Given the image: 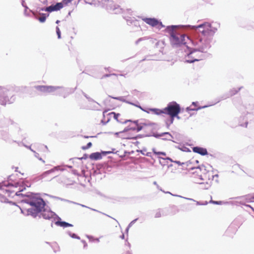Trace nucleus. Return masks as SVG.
Masks as SVG:
<instances>
[{"instance_id": "1", "label": "nucleus", "mask_w": 254, "mask_h": 254, "mask_svg": "<svg viewBox=\"0 0 254 254\" xmlns=\"http://www.w3.org/2000/svg\"><path fill=\"white\" fill-rule=\"evenodd\" d=\"M207 24L209 25V28L207 29H206L207 25H205L201 28H199V30L193 34L194 39L191 40V42L192 45L197 46V48H191L187 46L188 52L185 58V63L191 64L203 60L204 55L202 54H197L196 52L206 53L207 50L211 47L210 43L217 28L212 27L208 22Z\"/></svg>"}, {"instance_id": "2", "label": "nucleus", "mask_w": 254, "mask_h": 254, "mask_svg": "<svg viewBox=\"0 0 254 254\" xmlns=\"http://www.w3.org/2000/svg\"><path fill=\"white\" fill-rule=\"evenodd\" d=\"M22 201L30 205L31 207L26 210L27 215H31L33 218H36L39 215V213L46 206V203L44 200L40 196L39 193L28 192L26 195V198Z\"/></svg>"}, {"instance_id": "3", "label": "nucleus", "mask_w": 254, "mask_h": 254, "mask_svg": "<svg viewBox=\"0 0 254 254\" xmlns=\"http://www.w3.org/2000/svg\"><path fill=\"white\" fill-rule=\"evenodd\" d=\"M25 87L23 86H14L12 85H6V86H0V105H5L6 103L11 104L15 100V97L13 95L10 99L8 97L9 92H19Z\"/></svg>"}, {"instance_id": "4", "label": "nucleus", "mask_w": 254, "mask_h": 254, "mask_svg": "<svg viewBox=\"0 0 254 254\" xmlns=\"http://www.w3.org/2000/svg\"><path fill=\"white\" fill-rule=\"evenodd\" d=\"M205 25H207L206 29L209 28V25L207 22H203L198 25H171L166 27L165 32L169 34V36L172 34H176L175 30L177 28H182L184 30L186 31H190L193 34L195 32H197L199 30V28H201Z\"/></svg>"}, {"instance_id": "5", "label": "nucleus", "mask_w": 254, "mask_h": 254, "mask_svg": "<svg viewBox=\"0 0 254 254\" xmlns=\"http://www.w3.org/2000/svg\"><path fill=\"white\" fill-rule=\"evenodd\" d=\"M185 37V34L179 33L171 35L169 37L171 45L173 48H177L186 45Z\"/></svg>"}, {"instance_id": "6", "label": "nucleus", "mask_w": 254, "mask_h": 254, "mask_svg": "<svg viewBox=\"0 0 254 254\" xmlns=\"http://www.w3.org/2000/svg\"><path fill=\"white\" fill-rule=\"evenodd\" d=\"M57 215L55 212L51 210V209L46 205L44 209H42V211L39 213L38 216L39 218L42 217L44 219L51 220L53 219L54 220H56V217H57Z\"/></svg>"}, {"instance_id": "7", "label": "nucleus", "mask_w": 254, "mask_h": 254, "mask_svg": "<svg viewBox=\"0 0 254 254\" xmlns=\"http://www.w3.org/2000/svg\"><path fill=\"white\" fill-rule=\"evenodd\" d=\"M180 110H182L180 105L176 102L172 101L169 103L167 107L164 108V114L171 116Z\"/></svg>"}, {"instance_id": "8", "label": "nucleus", "mask_w": 254, "mask_h": 254, "mask_svg": "<svg viewBox=\"0 0 254 254\" xmlns=\"http://www.w3.org/2000/svg\"><path fill=\"white\" fill-rule=\"evenodd\" d=\"M59 87L57 90L54 92V95L63 96L64 98L67 97L69 94L74 92V89L71 88L64 87L63 86H55Z\"/></svg>"}, {"instance_id": "9", "label": "nucleus", "mask_w": 254, "mask_h": 254, "mask_svg": "<svg viewBox=\"0 0 254 254\" xmlns=\"http://www.w3.org/2000/svg\"><path fill=\"white\" fill-rule=\"evenodd\" d=\"M34 88L41 92L54 94L59 87L52 85H36Z\"/></svg>"}, {"instance_id": "10", "label": "nucleus", "mask_w": 254, "mask_h": 254, "mask_svg": "<svg viewBox=\"0 0 254 254\" xmlns=\"http://www.w3.org/2000/svg\"><path fill=\"white\" fill-rule=\"evenodd\" d=\"M59 169V167H54L52 169L43 172L41 175H40L37 177H35L33 180V181L34 182H36L39 180H41L44 179V178H45L46 177H47L50 174L53 173L56 171H58Z\"/></svg>"}, {"instance_id": "11", "label": "nucleus", "mask_w": 254, "mask_h": 254, "mask_svg": "<svg viewBox=\"0 0 254 254\" xmlns=\"http://www.w3.org/2000/svg\"><path fill=\"white\" fill-rule=\"evenodd\" d=\"M55 224L57 226L61 227L64 228L73 226L72 224L69 223L67 222L63 221L59 215H58L57 217H56Z\"/></svg>"}, {"instance_id": "12", "label": "nucleus", "mask_w": 254, "mask_h": 254, "mask_svg": "<svg viewBox=\"0 0 254 254\" xmlns=\"http://www.w3.org/2000/svg\"><path fill=\"white\" fill-rule=\"evenodd\" d=\"M142 20L147 24L152 27H155L158 25L159 20L154 17H141Z\"/></svg>"}, {"instance_id": "13", "label": "nucleus", "mask_w": 254, "mask_h": 254, "mask_svg": "<svg viewBox=\"0 0 254 254\" xmlns=\"http://www.w3.org/2000/svg\"><path fill=\"white\" fill-rule=\"evenodd\" d=\"M108 9L114 14L123 12V9L118 4L111 3L108 5Z\"/></svg>"}, {"instance_id": "14", "label": "nucleus", "mask_w": 254, "mask_h": 254, "mask_svg": "<svg viewBox=\"0 0 254 254\" xmlns=\"http://www.w3.org/2000/svg\"><path fill=\"white\" fill-rule=\"evenodd\" d=\"M192 151L194 153L199 154L202 156L208 155V152L205 148L196 146L192 147Z\"/></svg>"}, {"instance_id": "15", "label": "nucleus", "mask_w": 254, "mask_h": 254, "mask_svg": "<svg viewBox=\"0 0 254 254\" xmlns=\"http://www.w3.org/2000/svg\"><path fill=\"white\" fill-rule=\"evenodd\" d=\"M243 88V87H240L239 88H238V89H236V88H233L232 89H231L230 91H229V93L227 94L226 95H223V96H222L220 98V99L216 103H218L219 102L220 100H224V99H227V98H229V97L230 96H232L233 95H235V94H236L242 88Z\"/></svg>"}, {"instance_id": "16", "label": "nucleus", "mask_w": 254, "mask_h": 254, "mask_svg": "<svg viewBox=\"0 0 254 254\" xmlns=\"http://www.w3.org/2000/svg\"><path fill=\"white\" fill-rule=\"evenodd\" d=\"M109 167H110L107 164H100L97 167V169L94 171V174H101L102 172H105V170Z\"/></svg>"}, {"instance_id": "17", "label": "nucleus", "mask_w": 254, "mask_h": 254, "mask_svg": "<svg viewBox=\"0 0 254 254\" xmlns=\"http://www.w3.org/2000/svg\"><path fill=\"white\" fill-rule=\"evenodd\" d=\"M251 116L250 113H247V116L240 117L239 125L241 127H247L248 124V116Z\"/></svg>"}, {"instance_id": "18", "label": "nucleus", "mask_w": 254, "mask_h": 254, "mask_svg": "<svg viewBox=\"0 0 254 254\" xmlns=\"http://www.w3.org/2000/svg\"><path fill=\"white\" fill-rule=\"evenodd\" d=\"M89 158L91 160H99L102 158V154L100 152H93L89 155Z\"/></svg>"}, {"instance_id": "19", "label": "nucleus", "mask_w": 254, "mask_h": 254, "mask_svg": "<svg viewBox=\"0 0 254 254\" xmlns=\"http://www.w3.org/2000/svg\"><path fill=\"white\" fill-rule=\"evenodd\" d=\"M150 135V136H154L156 138H159L160 137H163L165 135H168L169 137H170L171 138H173V136L169 132H162V133H157V132L153 133V134L152 135Z\"/></svg>"}, {"instance_id": "20", "label": "nucleus", "mask_w": 254, "mask_h": 254, "mask_svg": "<svg viewBox=\"0 0 254 254\" xmlns=\"http://www.w3.org/2000/svg\"><path fill=\"white\" fill-rule=\"evenodd\" d=\"M39 14L41 16V17H38L37 16H35V18L38 20L41 23H44L47 18L49 16V14L39 12Z\"/></svg>"}, {"instance_id": "21", "label": "nucleus", "mask_w": 254, "mask_h": 254, "mask_svg": "<svg viewBox=\"0 0 254 254\" xmlns=\"http://www.w3.org/2000/svg\"><path fill=\"white\" fill-rule=\"evenodd\" d=\"M83 95L88 100L89 102H92L94 103H95L96 104V105H94L93 106V108L94 110H100V109L98 108L99 107H100L101 105L99 103H98L97 102L95 101L94 99L88 96L86 93L84 92H83Z\"/></svg>"}, {"instance_id": "22", "label": "nucleus", "mask_w": 254, "mask_h": 254, "mask_svg": "<svg viewBox=\"0 0 254 254\" xmlns=\"http://www.w3.org/2000/svg\"><path fill=\"white\" fill-rule=\"evenodd\" d=\"M216 103L213 104V105H215ZM211 105H213V104L210 105H204L203 106H199V107H198L197 108H191L190 107H188L186 108V110L187 112H188L190 114V111H197L200 109L207 108Z\"/></svg>"}, {"instance_id": "23", "label": "nucleus", "mask_w": 254, "mask_h": 254, "mask_svg": "<svg viewBox=\"0 0 254 254\" xmlns=\"http://www.w3.org/2000/svg\"><path fill=\"white\" fill-rule=\"evenodd\" d=\"M146 136H150V134H137L134 136L130 137V136H127V137H122L123 139H133V140H136L139 138H141L144 137Z\"/></svg>"}, {"instance_id": "24", "label": "nucleus", "mask_w": 254, "mask_h": 254, "mask_svg": "<svg viewBox=\"0 0 254 254\" xmlns=\"http://www.w3.org/2000/svg\"><path fill=\"white\" fill-rule=\"evenodd\" d=\"M148 110L156 115H161L164 114V109H160L158 108H148Z\"/></svg>"}, {"instance_id": "25", "label": "nucleus", "mask_w": 254, "mask_h": 254, "mask_svg": "<svg viewBox=\"0 0 254 254\" xmlns=\"http://www.w3.org/2000/svg\"><path fill=\"white\" fill-rule=\"evenodd\" d=\"M109 97L111 98L112 99H114L119 100V101H122L123 102H125V103H127L128 104H132V102L125 99H124V97H123V96L113 97L112 96L109 95Z\"/></svg>"}, {"instance_id": "26", "label": "nucleus", "mask_w": 254, "mask_h": 254, "mask_svg": "<svg viewBox=\"0 0 254 254\" xmlns=\"http://www.w3.org/2000/svg\"><path fill=\"white\" fill-rule=\"evenodd\" d=\"M64 4L65 5L63 1L61 2H57L55 4H52L54 11H57L60 10L64 7Z\"/></svg>"}, {"instance_id": "27", "label": "nucleus", "mask_w": 254, "mask_h": 254, "mask_svg": "<svg viewBox=\"0 0 254 254\" xmlns=\"http://www.w3.org/2000/svg\"><path fill=\"white\" fill-rule=\"evenodd\" d=\"M88 157L89 156H88V154L85 153L83 154V156L81 157H74V158L69 159V160L72 161V163L74 164L75 160L81 161L82 160H83V159L85 160V159H87Z\"/></svg>"}, {"instance_id": "28", "label": "nucleus", "mask_w": 254, "mask_h": 254, "mask_svg": "<svg viewBox=\"0 0 254 254\" xmlns=\"http://www.w3.org/2000/svg\"><path fill=\"white\" fill-rule=\"evenodd\" d=\"M242 198H245L246 201L247 202H252L254 201V200H253V199H254V198H252V197L250 196V194H247L236 197V199H240Z\"/></svg>"}, {"instance_id": "29", "label": "nucleus", "mask_w": 254, "mask_h": 254, "mask_svg": "<svg viewBox=\"0 0 254 254\" xmlns=\"http://www.w3.org/2000/svg\"><path fill=\"white\" fill-rule=\"evenodd\" d=\"M25 189H26L25 187H24V188H20L19 189V191H17L15 193V195H16V196H21V197H26V195L27 194V192L25 193V194L21 193V192L24 191V190H25Z\"/></svg>"}, {"instance_id": "30", "label": "nucleus", "mask_w": 254, "mask_h": 254, "mask_svg": "<svg viewBox=\"0 0 254 254\" xmlns=\"http://www.w3.org/2000/svg\"><path fill=\"white\" fill-rule=\"evenodd\" d=\"M176 148L184 151V152H190V148L185 146L184 145H179V146H176Z\"/></svg>"}, {"instance_id": "31", "label": "nucleus", "mask_w": 254, "mask_h": 254, "mask_svg": "<svg viewBox=\"0 0 254 254\" xmlns=\"http://www.w3.org/2000/svg\"><path fill=\"white\" fill-rule=\"evenodd\" d=\"M174 119L172 118L171 116L166 120V125L167 128H169L170 126L173 123Z\"/></svg>"}, {"instance_id": "32", "label": "nucleus", "mask_w": 254, "mask_h": 254, "mask_svg": "<svg viewBox=\"0 0 254 254\" xmlns=\"http://www.w3.org/2000/svg\"><path fill=\"white\" fill-rule=\"evenodd\" d=\"M152 150L153 153L155 155H162L163 156H166V152H163V151H156V149L155 148H153L152 149Z\"/></svg>"}, {"instance_id": "33", "label": "nucleus", "mask_w": 254, "mask_h": 254, "mask_svg": "<svg viewBox=\"0 0 254 254\" xmlns=\"http://www.w3.org/2000/svg\"><path fill=\"white\" fill-rule=\"evenodd\" d=\"M107 112V111H104L103 112V119L101 120V123L103 125H106L110 121V118H108L107 119V120L106 121H104V118L105 117V114Z\"/></svg>"}, {"instance_id": "34", "label": "nucleus", "mask_w": 254, "mask_h": 254, "mask_svg": "<svg viewBox=\"0 0 254 254\" xmlns=\"http://www.w3.org/2000/svg\"><path fill=\"white\" fill-rule=\"evenodd\" d=\"M114 115V119L116 120L118 122H120V120L118 119L119 117L120 116V114L119 113H116L115 112H111L108 114V115Z\"/></svg>"}, {"instance_id": "35", "label": "nucleus", "mask_w": 254, "mask_h": 254, "mask_svg": "<svg viewBox=\"0 0 254 254\" xmlns=\"http://www.w3.org/2000/svg\"><path fill=\"white\" fill-rule=\"evenodd\" d=\"M163 192L166 193H169L173 196H178V197H182V198H184L185 199H188V200H192V201H196L195 200H194L192 198H187V197H183V196H182L181 195H177V194H173L171 192H169V191H167V192H165V191H163Z\"/></svg>"}, {"instance_id": "36", "label": "nucleus", "mask_w": 254, "mask_h": 254, "mask_svg": "<svg viewBox=\"0 0 254 254\" xmlns=\"http://www.w3.org/2000/svg\"><path fill=\"white\" fill-rule=\"evenodd\" d=\"M67 234H68V235L72 238H73V239H78V240H80V238L79 236H78V235H77L75 233H71V232L70 231H68L67 232Z\"/></svg>"}, {"instance_id": "37", "label": "nucleus", "mask_w": 254, "mask_h": 254, "mask_svg": "<svg viewBox=\"0 0 254 254\" xmlns=\"http://www.w3.org/2000/svg\"><path fill=\"white\" fill-rule=\"evenodd\" d=\"M1 136L5 140H8L9 138L8 133L6 131H2L1 132Z\"/></svg>"}, {"instance_id": "38", "label": "nucleus", "mask_w": 254, "mask_h": 254, "mask_svg": "<svg viewBox=\"0 0 254 254\" xmlns=\"http://www.w3.org/2000/svg\"><path fill=\"white\" fill-rule=\"evenodd\" d=\"M182 110H177L175 114L171 116L172 118H173L174 119L175 118H176L177 119L180 120L181 119L180 117L179 116V114L181 112Z\"/></svg>"}, {"instance_id": "39", "label": "nucleus", "mask_w": 254, "mask_h": 254, "mask_svg": "<svg viewBox=\"0 0 254 254\" xmlns=\"http://www.w3.org/2000/svg\"><path fill=\"white\" fill-rule=\"evenodd\" d=\"M136 126V131L137 132L140 131L143 128V124L142 123V122H140V123H139V125H138V126Z\"/></svg>"}, {"instance_id": "40", "label": "nucleus", "mask_w": 254, "mask_h": 254, "mask_svg": "<svg viewBox=\"0 0 254 254\" xmlns=\"http://www.w3.org/2000/svg\"><path fill=\"white\" fill-rule=\"evenodd\" d=\"M142 123L143 124L144 126H152L155 125V123L150 122L149 121H142Z\"/></svg>"}, {"instance_id": "41", "label": "nucleus", "mask_w": 254, "mask_h": 254, "mask_svg": "<svg viewBox=\"0 0 254 254\" xmlns=\"http://www.w3.org/2000/svg\"><path fill=\"white\" fill-rule=\"evenodd\" d=\"M194 169H199L200 171H202L203 169H204L205 171H206L205 166L203 165H202L201 166H198L196 167H192L191 168V170H193Z\"/></svg>"}, {"instance_id": "42", "label": "nucleus", "mask_w": 254, "mask_h": 254, "mask_svg": "<svg viewBox=\"0 0 254 254\" xmlns=\"http://www.w3.org/2000/svg\"><path fill=\"white\" fill-rule=\"evenodd\" d=\"M2 183H3V186L5 187H12V185H13L12 182H6V181H2Z\"/></svg>"}, {"instance_id": "43", "label": "nucleus", "mask_w": 254, "mask_h": 254, "mask_svg": "<svg viewBox=\"0 0 254 254\" xmlns=\"http://www.w3.org/2000/svg\"><path fill=\"white\" fill-rule=\"evenodd\" d=\"M92 145V143L91 142H89L87 143L86 145L82 146L81 148L83 150H86L90 148Z\"/></svg>"}, {"instance_id": "44", "label": "nucleus", "mask_w": 254, "mask_h": 254, "mask_svg": "<svg viewBox=\"0 0 254 254\" xmlns=\"http://www.w3.org/2000/svg\"><path fill=\"white\" fill-rule=\"evenodd\" d=\"M12 187H14V188H17L18 187H20V188H24V186H21L20 185V183L19 182H12Z\"/></svg>"}, {"instance_id": "45", "label": "nucleus", "mask_w": 254, "mask_h": 254, "mask_svg": "<svg viewBox=\"0 0 254 254\" xmlns=\"http://www.w3.org/2000/svg\"><path fill=\"white\" fill-rule=\"evenodd\" d=\"M56 31L58 36V39L61 38V32L58 26H57L56 28Z\"/></svg>"}, {"instance_id": "46", "label": "nucleus", "mask_w": 254, "mask_h": 254, "mask_svg": "<svg viewBox=\"0 0 254 254\" xmlns=\"http://www.w3.org/2000/svg\"><path fill=\"white\" fill-rule=\"evenodd\" d=\"M82 0H78L77 3H79V2L81 1ZM83 1L85 3L89 4L90 5L93 4V0H83Z\"/></svg>"}, {"instance_id": "47", "label": "nucleus", "mask_w": 254, "mask_h": 254, "mask_svg": "<svg viewBox=\"0 0 254 254\" xmlns=\"http://www.w3.org/2000/svg\"><path fill=\"white\" fill-rule=\"evenodd\" d=\"M209 203L214 204H217V205H221L223 203V202L222 201H215V200H211L209 201Z\"/></svg>"}, {"instance_id": "48", "label": "nucleus", "mask_w": 254, "mask_h": 254, "mask_svg": "<svg viewBox=\"0 0 254 254\" xmlns=\"http://www.w3.org/2000/svg\"><path fill=\"white\" fill-rule=\"evenodd\" d=\"M100 152L102 154V157L103 156H106V155H107L108 154H111V153H114L113 152H111L110 151H101Z\"/></svg>"}, {"instance_id": "49", "label": "nucleus", "mask_w": 254, "mask_h": 254, "mask_svg": "<svg viewBox=\"0 0 254 254\" xmlns=\"http://www.w3.org/2000/svg\"><path fill=\"white\" fill-rule=\"evenodd\" d=\"M158 158L162 159V160H164V161L169 160L171 162H174V160L171 158H170L169 157H167L166 158H163V157H160V156H158Z\"/></svg>"}, {"instance_id": "50", "label": "nucleus", "mask_w": 254, "mask_h": 254, "mask_svg": "<svg viewBox=\"0 0 254 254\" xmlns=\"http://www.w3.org/2000/svg\"><path fill=\"white\" fill-rule=\"evenodd\" d=\"M34 153L35 154L34 156L35 157L38 158L39 160L41 161L43 163H45V161L44 160H43L42 158L39 156V154L38 153L36 152L35 151H34Z\"/></svg>"}, {"instance_id": "51", "label": "nucleus", "mask_w": 254, "mask_h": 254, "mask_svg": "<svg viewBox=\"0 0 254 254\" xmlns=\"http://www.w3.org/2000/svg\"><path fill=\"white\" fill-rule=\"evenodd\" d=\"M47 12H48L49 13L55 11L53 6V5L47 6Z\"/></svg>"}, {"instance_id": "52", "label": "nucleus", "mask_w": 254, "mask_h": 254, "mask_svg": "<svg viewBox=\"0 0 254 254\" xmlns=\"http://www.w3.org/2000/svg\"><path fill=\"white\" fill-rule=\"evenodd\" d=\"M61 201L67 202L70 203H73L75 204H78V203H76L75 202H74V201L68 200V199L63 198H61Z\"/></svg>"}, {"instance_id": "53", "label": "nucleus", "mask_w": 254, "mask_h": 254, "mask_svg": "<svg viewBox=\"0 0 254 254\" xmlns=\"http://www.w3.org/2000/svg\"><path fill=\"white\" fill-rule=\"evenodd\" d=\"M132 104H131L132 105L134 106H135V107H137V108H139V109H141V110H143V107H142L139 105V103H138V102H137V103H134L132 102Z\"/></svg>"}, {"instance_id": "54", "label": "nucleus", "mask_w": 254, "mask_h": 254, "mask_svg": "<svg viewBox=\"0 0 254 254\" xmlns=\"http://www.w3.org/2000/svg\"><path fill=\"white\" fill-rule=\"evenodd\" d=\"M130 130V126H127L123 130H122L123 133L128 132V131Z\"/></svg>"}, {"instance_id": "55", "label": "nucleus", "mask_w": 254, "mask_h": 254, "mask_svg": "<svg viewBox=\"0 0 254 254\" xmlns=\"http://www.w3.org/2000/svg\"><path fill=\"white\" fill-rule=\"evenodd\" d=\"M159 163L162 166H164L166 165L167 161H164V160H162V159L159 158Z\"/></svg>"}, {"instance_id": "56", "label": "nucleus", "mask_w": 254, "mask_h": 254, "mask_svg": "<svg viewBox=\"0 0 254 254\" xmlns=\"http://www.w3.org/2000/svg\"><path fill=\"white\" fill-rule=\"evenodd\" d=\"M138 218H136L132 221H131L129 224L128 225V226H129L130 228L137 221Z\"/></svg>"}, {"instance_id": "57", "label": "nucleus", "mask_w": 254, "mask_h": 254, "mask_svg": "<svg viewBox=\"0 0 254 254\" xmlns=\"http://www.w3.org/2000/svg\"><path fill=\"white\" fill-rule=\"evenodd\" d=\"M45 195H47L49 196V197H50L51 198L61 200V198H62L61 197H58V196H56L52 195H50V194H45Z\"/></svg>"}, {"instance_id": "58", "label": "nucleus", "mask_w": 254, "mask_h": 254, "mask_svg": "<svg viewBox=\"0 0 254 254\" xmlns=\"http://www.w3.org/2000/svg\"><path fill=\"white\" fill-rule=\"evenodd\" d=\"M157 26H159L158 28L159 29H161L162 28L165 27V26L164 24H163L162 22L160 20H159V23Z\"/></svg>"}, {"instance_id": "59", "label": "nucleus", "mask_w": 254, "mask_h": 254, "mask_svg": "<svg viewBox=\"0 0 254 254\" xmlns=\"http://www.w3.org/2000/svg\"><path fill=\"white\" fill-rule=\"evenodd\" d=\"M12 177H13V175H9L8 177H7V182H13L14 181V180L12 178Z\"/></svg>"}, {"instance_id": "60", "label": "nucleus", "mask_w": 254, "mask_h": 254, "mask_svg": "<svg viewBox=\"0 0 254 254\" xmlns=\"http://www.w3.org/2000/svg\"><path fill=\"white\" fill-rule=\"evenodd\" d=\"M116 74L115 73H113V74H104L102 77V78H106V77H110L112 75H115Z\"/></svg>"}, {"instance_id": "61", "label": "nucleus", "mask_w": 254, "mask_h": 254, "mask_svg": "<svg viewBox=\"0 0 254 254\" xmlns=\"http://www.w3.org/2000/svg\"><path fill=\"white\" fill-rule=\"evenodd\" d=\"M140 122H142V121L141 120H134L133 121H132V123L135 126H138V125H139V123H140Z\"/></svg>"}, {"instance_id": "62", "label": "nucleus", "mask_w": 254, "mask_h": 254, "mask_svg": "<svg viewBox=\"0 0 254 254\" xmlns=\"http://www.w3.org/2000/svg\"><path fill=\"white\" fill-rule=\"evenodd\" d=\"M22 5L25 8V11H27V10L28 9V6L26 5L24 0H22L21 2Z\"/></svg>"}, {"instance_id": "63", "label": "nucleus", "mask_w": 254, "mask_h": 254, "mask_svg": "<svg viewBox=\"0 0 254 254\" xmlns=\"http://www.w3.org/2000/svg\"><path fill=\"white\" fill-rule=\"evenodd\" d=\"M196 204L198 205H207L208 204V202L205 201L204 203H202L200 201H196Z\"/></svg>"}, {"instance_id": "64", "label": "nucleus", "mask_w": 254, "mask_h": 254, "mask_svg": "<svg viewBox=\"0 0 254 254\" xmlns=\"http://www.w3.org/2000/svg\"><path fill=\"white\" fill-rule=\"evenodd\" d=\"M162 216L161 215V213L160 211H158L156 213L155 215V218H159V217H161Z\"/></svg>"}]
</instances>
